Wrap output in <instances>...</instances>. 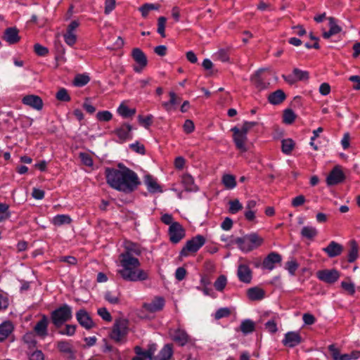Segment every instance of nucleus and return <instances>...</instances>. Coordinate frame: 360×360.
Masks as SVG:
<instances>
[{
  "mask_svg": "<svg viewBox=\"0 0 360 360\" xmlns=\"http://www.w3.org/2000/svg\"><path fill=\"white\" fill-rule=\"evenodd\" d=\"M283 117V122L285 124H290L294 122V120L296 117V115L292 110L287 109L284 111Z\"/></svg>",
  "mask_w": 360,
  "mask_h": 360,
  "instance_id": "obj_46",
  "label": "nucleus"
},
{
  "mask_svg": "<svg viewBox=\"0 0 360 360\" xmlns=\"http://www.w3.org/2000/svg\"><path fill=\"white\" fill-rule=\"evenodd\" d=\"M237 275L241 282L250 283L252 280V271L248 266L240 264L238 267Z\"/></svg>",
  "mask_w": 360,
  "mask_h": 360,
  "instance_id": "obj_22",
  "label": "nucleus"
},
{
  "mask_svg": "<svg viewBox=\"0 0 360 360\" xmlns=\"http://www.w3.org/2000/svg\"><path fill=\"white\" fill-rule=\"evenodd\" d=\"M72 221L70 217L68 214H58L55 216L51 223L56 226H61L65 224H69Z\"/></svg>",
  "mask_w": 360,
  "mask_h": 360,
  "instance_id": "obj_32",
  "label": "nucleus"
},
{
  "mask_svg": "<svg viewBox=\"0 0 360 360\" xmlns=\"http://www.w3.org/2000/svg\"><path fill=\"white\" fill-rule=\"evenodd\" d=\"M65 41L69 46H72L76 41V37L73 32H67L66 34H64Z\"/></svg>",
  "mask_w": 360,
  "mask_h": 360,
  "instance_id": "obj_60",
  "label": "nucleus"
},
{
  "mask_svg": "<svg viewBox=\"0 0 360 360\" xmlns=\"http://www.w3.org/2000/svg\"><path fill=\"white\" fill-rule=\"evenodd\" d=\"M298 266H299L298 263L294 259L290 260V261L287 262L285 264V269L288 271V272L291 275L295 274Z\"/></svg>",
  "mask_w": 360,
  "mask_h": 360,
  "instance_id": "obj_54",
  "label": "nucleus"
},
{
  "mask_svg": "<svg viewBox=\"0 0 360 360\" xmlns=\"http://www.w3.org/2000/svg\"><path fill=\"white\" fill-rule=\"evenodd\" d=\"M226 277L224 275L219 276L214 283L215 289L218 291H222L226 285Z\"/></svg>",
  "mask_w": 360,
  "mask_h": 360,
  "instance_id": "obj_42",
  "label": "nucleus"
},
{
  "mask_svg": "<svg viewBox=\"0 0 360 360\" xmlns=\"http://www.w3.org/2000/svg\"><path fill=\"white\" fill-rule=\"evenodd\" d=\"M56 97L58 101H60L67 102L70 101V96L68 94V91L64 88L58 90V91L56 93Z\"/></svg>",
  "mask_w": 360,
  "mask_h": 360,
  "instance_id": "obj_49",
  "label": "nucleus"
},
{
  "mask_svg": "<svg viewBox=\"0 0 360 360\" xmlns=\"http://www.w3.org/2000/svg\"><path fill=\"white\" fill-rule=\"evenodd\" d=\"M3 39L9 44L18 43L20 39L18 30L15 27L6 28L4 31Z\"/></svg>",
  "mask_w": 360,
  "mask_h": 360,
  "instance_id": "obj_17",
  "label": "nucleus"
},
{
  "mask_svg": "<svg viewBox=\"0 0 360 360\" xmlns=\"http://www.w3.org/2000/svg\"><path fill=\"white\" fill-rule=\"evenodd\" d=\"M262 70H259L251 77V82L259 91L267 89L269 86V82H266L265 78L262 76Z\"/></svg>",
  "mask_w": 360,
  "mask_h": 360,
  "instance_id": "obj_16",
  "label": "nucleus"
},
{
  "mask_svg": "<svg viewBox=\"0 0 360 360\" xmlns=\"http://www.w3.org/2000/svg\"><path fill=\"white\" fill-rule=\"evenodd\" d=\"M30 360H44V355L41 350H35L30 354Z\"/></svg>",
  "mask_w": 360,
  "mask_h": 360,
  "instance_id": "obj_63",
  "label": "nucleus"
},
{
  "mask_svg": "<svg viewBox=\"0 0 360 360\" xmlns=\"http://www.w3.org/2000/svg\"><path fill=\"white\" fill-rule=\"evenodd\" d=\"M96 117L98 121L101 122H108L112 117V115L108 110L99 111L96 113Z\"/></svg>",
  "mask_w": 360,
  "mask_h": 360,
  "instance_id": "obj_45",
  "label": "nucleus"
},
{
  "mask_svg": "<svg viewBox=\"0 0 360 360\" xmlns=\"http://www.w3.org/2000/svg\"><path fill=\"white\" fill-rule=\"evenodd\" d=\"M230 314H231L230 309L229 308H227V307H223V308L219 309L216 311V313L214 314V318H215L216 320H219V319H221L222 318L227 317Z\"/></svg>",
  "mask_w": 360,
  "mask_h": 360,
  "instance_id": "obj_51",
  "label": "nucleus"
},
{
  "mask_svg": "<svg viewBox=\"0 0 360 360\" xmlns=\"http://www.w3.org/2000/svg\"><path fill=\"white\" fill-rule=\"evenodd\" d=\"M166 22H167V18L164 16H160L158 19L157 32H158V33H159L161 35L162 37H166L165 32Z\"/></svg>",
  "mask_w": 360,
  "mask_h": 360,
  "instance_id": "obj_43",
  "label": "nucleus"
},
{
  "mask_svg": "<svg viewBox=\"0 0 360 360\" xmlns=\"http://www.w3.org/2000/svg\"><path fill=\"white\" fill-rule=\"evenodd\" d=\"M115 8V0H105V13L106 15L110 14Z\"/></svg>",
  "mask_w": 360,
  "mask_h": 360,
  "instance_id": "obj_61",
  "label": "nucleus"
},
{
  "mask_svg": "<svg viewBox=\"0 0 360 360\" xmlns=\"http://www.w3.org/2000/svg\"><path fill=\"white\" fill-rule=\"evenodd\" d=\"M350 249L348 254V262H354L358 257V245L355 240H352L349 243Z\"/></svg>",
  "mask_w": 360,
  "mask_h": 360,
  "instance_id": "obj_35",
  "label": "nucleus"
},
{
  "mask_svg": "<svg viewBox=\"0 0 360 360\" xmlns=\"http://www.w3.org/2000/svg\"><path fill=\"white\" fill-rule=\"evenodd\" d=\"M247 294H248V298L252 301L261 300L265 296L264 290L258 287H254V288H249L248 290Z\"/></svg>",
  "mask_w": 360,
  "mask_h": 360,
  "instance_id": "obj_27",
  "label": "nucleus"
},
{
  "mask_svg": "<svg viewBox=\"0 0 360 360\" xmlns=\"http://www.w3.org/2000/svg\"><path fill=\"white\" fill-rule=\"evenodd\" d=\"M72 317V307L67 304L61 305L51 314V321L56 328L62 326L64 323L70 321Z\"/></svg>",
  "mask_w": 360,
  "mask_h": 360,
  "instance_id": "obj_4",
  "label": "nucleus"
},
{
  "mask_svg": "<svg viewBox=\"0 0 360 360\" xmlns=\"http://www.w3.org/2000/svg\"><path fill=\"white\" fill-rule=\"evenodd\" d=\"M215 57L221 62H228L229 60V50L221 49L215 53Z\"/></svg>",
  "mask_w": 360,
  "mask_h": 360,
  "instance_id": "obj_48",
  "label": "nucleus"
},
{
  "mask_svg": "<svg viewBox=\"0 0 360 360\" xmlns=\"http://www.w3.org/2000/svg\"><path fill=\"white\" fill-rule=\"evenodd\" d=\"M130 149L140 155H145L146 150L144 146L139 141L129 145Z\"/></svg>",
  "mask_w": 360,
  "mask_h": 360,
  "instance_id": "obj_50",
  "label": "nucleus"
},
{
  "mask_svg": "<svg viewBox=\"0 0 360 360\" xmlns=\"http://www.w3.org/2000/svg\"><path fill=\"white\" fill-rule=\"evenodd\" d=\"M188 338L186 331L181 329L176 330L172 335L173 340L181 346L185 345L188 342Z\"/></svg>",
  "mask_w": 360,
  "mask_h": 360,
  "instance_id": "obj_28",
  "label": "nucleus"
},
{
  "mask_svg": "<svg viewBox=\"0 0 360 360\" xmlns=\"http://www.w3.org/2000/svg\"><path fill=\"white\" fill-rule=\"evenodd\" d=\"M14 330L13 324L10 321H5L0 324V342L6 340Z\"/></svg>",
  "mask_w": 360,
  "mask_h": 360,
  "instance_id": "obj_23",
  "label": "nucleus"
},
{
  "mask_svg": "<svg viewBox=\"0 0 360 360\" xmlns=\"http://www.w3.org/2000/svg\"><path fill=\"white\" fill-rule=\"evenodd\" d=\"M323 251L330 257H335L341 255L343 251V246L335 241H331L328 245L323 248Z\"/></svg>",
  "mask_w": 360,
  "mask_h": 360,
  "instance_id": "obj_19",
  "label": "nucleus"
},
{
  "mask_svg": "<svg viewBox=\"0 0 360 360\" xmlns=\"http://www.w3.org/2000/svg\"><path fill=\"white\" fill-rule=\"evenodd\" d=\"M229 212L231 214H236L243 209V205L238 199L229 201Z\"/></svg>",
  "mask_w": 360,
  "mask_h": 360,
  "instance_id": "obj_44",
  "label": "nucleus"
},
{
  "mask_svg": "<svg viewBox=\"0 0 360 360\" xmlns=\"http://www.w3.org/2000/svg\"><path fill=\"white\" fill-rule=\"evenodd\" d=\"M168 233L170 241L175 244L178 243L185 236V229L176 221L169 226Z\"/></svg>",
  "mask_w": 360,
  "mask_h": 360,
  "instance_id": "obj_9",
  "label": "nucleus"
},
{
  "mask_svg": "<svg viewBox=\"0 0 360 360\" xmlns=\"http://www.w3.org/2000/svg\"><path fill=\"white\" fill-rule=\"evenodd\" d=\"M22 102L23 104L30 106L34 109L39 110L43 107L41 98L35 95H27L23 97Z\"/></svg>",
  "mask_w": 360,
  "mask_h": 360,
  "instance_id": "obj_20",
  "label": "nucleus"
},
{
  "mask_svg": "<svg viewBox=\"0 0 360 360\" xmlns=\"http://www.w3.org/2000/svg\"><path fill=\"white\" fill-rule=\"evenodd\" d=\"M240 329L244 334L250 333L255 330V323L250 319L244 320L240 324Z\"/></svg>",
  "mask_w": 360,
  "mask_h": 360,
  "instance_id": "obj_38",
  "label": "nucleus"
},
{
  "mask_svg": "<svg viewBox=\"0 0 360 360\" xmlns=\"http://www.w3.org/2000/svg\"><path fill=\"white\" fill-rule=\"evenodd\" d=\"M182 183L186 191H196L198 190L196 185L194 184L193 176L188 174L182 176Z\"/></svg>",
  "mask_w": 360,
  "mask_h": 360,
  "instance_id": "obj_31",
  "label": "nucleus"
},
{
  "mask_svg": "<svg viewBox=\"0 0 360 360\" xmlns=\"http://www.w3.org/2000/svg\"><path fill=\"white\" fill-rule=\"evenodd\" d=\"M329 20V30L335 35L341 32V27L336 24L335 20L334 18L330 17L328 18Z\"/></svg>",
  "mask_w": 360,
  "mask_h": 360,
  "instance_id": "obj_52",
  "label": "nucleus"
},
{
  "mask_svg": "<svg viewBox=\"0 0 360 360\" xmlns=\"http://www.w3.org/2000/svg\"><path fill=\"white\" fill-rule=\"evenodd\" d=\"M231 131L233 132V141L236 147L241 153H245L248 150V136L246 134L239 131L238 127L231 128Z\"/></svg>",
  "mask_w": 360,
  "mask_h": 360,
  "instance_id": "obj_7",
  "label": "nucleus"
},
{
  "mask_svg": "<svg viewBox=\"0 0 360 360\" xmlns=\"http://www.w3.org/2000/svg\"><path fill=\"white\" fill-rule=\"evenodd\" d=\"M34 49L35 53L40 56H44L49 53L48 49L39 44H36L34 46Z\"/></svg>",
  "mask_w": 360,
  "mask_h": 360,
  "instance_id": "obj_59",
  "label": "nucleus"
},
{
  "mask_svg": "<svg viewBox=\"0 0 360 360\" xmlns=\"http://www.w3.org/2000/svg\"><path fill=\"white\" fill-rule=\"evenodd\" d=\"M294 146H295V143L292 139H283L282 141V146H281L283 153L286 155H289L292 152V150L294 148Z\"/></svg>",
  "mask_w": 360,
  "mask_h": 360,
  "instance_id": "obj_39",
  "label": "nucleus"
},
{
  "mask_svg": "<svg viewBox=\"0 0 360 360\" xmlns=\"http://www.w3.org/2000/svg\"><path fill=\"white\" fill-rule=\"evenodd\" d=\"M128 332V323L124 319H117L115 321L112 331L110 333V338L116 342H122Z\"/></svg>",
  "mask_w": 360,
  "mask_h": 360,
  "instance_id": "obj_5",
  "label": "nucleus"
},
{
  "mask_svg": "<svg viewBox=\"0 0 360 360\" xmlns=\"http://www.w3.org/2000/svg\"><path fill=\"white\" fill-rule=\"evenodd\" d=\"M78 323L84 328L90 329V316L84 309L79 310L76 314Z\"/></svg>",
  "mask_w": 360,
  "mask_h": 360,
  "instance_id": "obj_25",
  "label": "nucleus"
},
{
  "mask_svg": "<svg viewBox=\"0 0 360 360\" xmlns=\"http://www.w3.org/2000/svg\"><path fill=\"white\" fill-rule=\"evenodd\" d=\"M124 251L120 255V262L122 267L118 271L121 277L129 281H146L148 278V273L140 269L139 260L134 257L141 254V250L139 245L126 241L124 245Z\"/></svg>",
  "mask_w": 360,
  "mask_h": 360,
  "instance_id": "obj_1",
  "label": "nucleus"
},
{
  "mask_svg": "<svg viewBox=\"0 0 360 360\" xmlns=\"http://www.w3.org/2000/svg\"><path fill=\"white\" fill-rule=\"evenodd\" d=\"M160 5L158 4L146 3L139 8V11L143 18H146L150 11L159 10Z\"/></svg>",
  "mask_w": 360,
  "mask_h": 360,
  "instance_id": "obj_34",
  "label": "nucleus"
},
{
  "mask_svg": "<svg viewBox=\"0 0 360 360\" xmlns=\"http://www.w3.org/2000/svg\"><path fill=\"white\" fill-rule=\"evenodd\" d=\"M285 98L286 96L284 91L281 89H278L269 95L268 101L273 105H278L281 103Z\"/></svg>",
  "mask_w": 360,
  "mask_h": 360,
  "instance_id": "obj_26",
  "label": "nucleus"
},
{
  "mask_svg": "<svg viewBox=\"0 0 360 360\" xmlns=\"http://www.w3.org/2000/svg\"><path fill=\"white\" fill-rule=\"evenodd\" d=\"M57 347L60 352L66 354L70 358H73V347L70 342L60 341L57 343Z\"/></svg>",
  "mask_w": 360,
  "mask_h": 360,
  "instance_id": "obj_29",
  "label": "nucleus"
},
{
  "mask_svg": "<svg viewBox=\"0 0 360 360\" xmlns=\"http://www.w3.org/2000/svg\"><path fill=\"white\" fill-rule=\"evenodd\" d=\"M205 241L204 236L197 235L186 242L180 252V255L181 257H187L190 252H196L205 243Z\"/></svg>",
  "mask_w": 360,
  "mask_h": 360,
  "instance_id": "obj_6",
  "label": "nucleus"
},
{
  "mask_svg": "<svg viewBox=\"0 0 360 360\" xmlns=\"http://www.w3.org/2000/svg\"><path fill=\"white\" fill-rule=\"evenodd\" d=\"M231 242L237 244L242 251L248 252L260 246L263 243V238L252 233L241 238H236Z\"/></svg>",
  "mask_w": 360,
  "mask_h": 360,
  "instance_id": "obj_3",
  "label": "nucleus"
},
{
  "mask_svg": "<svg viewBox=\"0 0 360 360\" xmlns=\"http://www.w3.org/2000/svg\"><path fill=\"white\" fill-rule=\"evenodd\" d=\"M157 350V345L155 343H152L148 345V349L146 350H143V353L146 354V357H148L150 360H153L154 354Z\"/></svg>",
  "mask_w": 360,
  "mask_h": 360,
  "instance_id": "obj_53",
  "label": "nucleus"
},
{
  "mask_svg": "<svg viewBox=\"0 0 360 360\" xmlns=\"http://www.w3.org/2000/svg\"><path fill=\"white\" fill-rule=\"evenodd\" d=\"M341 287L351 295L355 293L354 284L352 282L342 281Z\"/></svg>",
  "mask_w": 360,
  "mask_h": 360,
  "instance_id": "obj_57",
  "label": "nucleus"
},
{
  "mask_svg": "<svg viewBox=\"0 0 360 360\" xmlns=\"http://www.w3.org/2000/svg\"><path fill=\"white\" fill-rule=\"evenodd\" d=\"M282 342L285 346L294 347L302 342V338L298 332L290 331L285 333Z\"/></svg>",
  "mask_w": 360,
  "mask_h": 360,
  "instance_id": "obj_14",
  "label": "nucleus"
},
{
  "mask_svg": "<svg viewBox=\"0 0 360 360\" xmlns=\"http://www.w3.org/2000/svg\"><path fill=\"white\" fill-rule=\"evenodd\" d=\"M173 349L171 344L165 345L158 355L155 356L153 360H172Z\"/></svg>",
  "mask_w": 360,
  "mask_h": 360,
  "instance_id": "obj_24",
  "label": "nucleus"
},
{
  "mask_svg": "<svg viewBox=\"0 0 360 360\" xmlns=\"http://www.w3.org/2000/svg\"><path fill=\"white\" fill-rule=\"evenodd\" d=\"M76 325L67 324L65 328L59 331V333L63 335L72 336L76 331Z\"/></svg>",
  "mask_w": 360,
  "mask_h": 360,
  "instance_id": "obj_47",
  "label": "nucleus"
},
{
  "mask_svg": "<svg viewBox=\"0 0 360 360\" xmlns=\"http://www.w3.org/2000/svg\"><path fill=\"white\" fill-rule=\"evenodd\" d=\"M89 81V77L86 75H77L75 77L73 84L76 86H83L86 85Z\"/></svg>",
  "mask_w": 360,
  "mask_h": 360,
  "instance_id": "obj_41",
  "label": "nucleus"
},
{
  "mask_svg": "<svg viewBox=\"0 0 360 360\" xmlns=\"http://www.w3.org/2000/svg\"><path fill=\"white\" fill-rule=\"evenodd\" d=\"M256 125H257L256 122H245L242 127L239 128V131L247 135L248 131Z\"/></svg>",
  "mask_w": 360,
  "mask_h": 360,
  "instance_id": "obj_56",
  "label": "nucleus"
},
{
  "mask_svg": "<svg viewBox=\"0 0 360 360\" xmlns=\"http://www.w3.org/2000/svg\"><path fill=\"white\" fill-rule=\"evenodd\" d=\"M153 117L151 115H148L146 117H142L141 115H139L138 117L139 122L140 123V124H141L144 127L148 128L152 124Z\"/></svg>",
  "mask_w": 360,
  "mask_h": 360,
  "instance_id": "obj_58",
  "label": "nucleus"
},
{
  "mask_svg": "<svg viewBox=\"0 0 360 360\" xmlns=\"http://www.w3.org/2000/svg\"><path fill=\"white\" fill-rule=\"evenodd\" d=\"M345 179V175L339 167H335L328 174L326 182L328 185H336Z\"/></svg>",
  "mask_w": 360,
  "mask_h": 360,
  "instance_id": "obj_15",
  "label": "nucleus"
},
{
  "mask_svg": "<svg viewBox=\"0 0 360 360\" xmlns=\"http://www.w3.org/2000/svg\"><path fill=\"white\" fill-rule=\"evenodd\" d=\"M132 127L129 124H123L117 128L114 132L119 139L120 143H123L127 140L132 139L131 134Z\"/></svg>",
  "mask_w": 360,
  "mask_h": 360,
  "instance_id": "obj_13",
  "label": "nucleus"
},
{
  "mask_svg": "<svg viewBox=\"0 0 360 360\" xmlns=\"http://www.w3.org/2000/svg\"><path fill=\"white\" fill-rule=\"evenodd\" d=\"M105 177L111 188L125 193L133 192L141 184L136 173L122 163L117 168H107Z\"/></svg>",
  "mask_w": 360,
  "mask_h": 360,
  "instance_id": "obj_2",
  "label": "nucleus"
},
{
  "mask_svg": "<svg viewBox=\"0 0 360 360\" xmlns=\"http://www.w3.org/2000/svg\"><path fill=\"white\" fill-rule=\"evenodd\" d=\"M98 314L100 316L102 317L103 320L107 321H111L112 316L105 308L102 307L98 309Z\"/></svg>",
  "mask_w": 360,
  "mask_h": 360,
  "instance_id": "obj_62",
  "label": "nucleus"
},
{
  "mask_svg": "<svg viewBox=\"0 0 360 360\" xmlns=\"http://www.w3.org/2000/svg\"><path fill=\"white\" fill-rule=\"evenodd\" d=\"M221 181L227 189H233L236 186V178L231 174H224L222 176Z\"/></svg>",
  "mask_w": 360,
  "mask_h": 360,
  "instance_id": "obj_36",
  "label": "nucleus"
},
{
  "mask_svg": "<svg viewBox=\"0 0 360 360\" xmlns=\"http://www.w3.org/2000/svg\"><path fill=\"white\" fill-rule=\"evenodd\" d=\"M147 189L150 193L162 192L160 186L156 181L150 175H147L144 180Z\"/></svg>",
  "mask_w": 360,
  "mask_h": 360,
  "instance_id": "obj_30",
  "label": "nucleus"
},
{
  "mask_svg": "<svg viewBox=\"0 0 360 360\" xmlns=\"http://www.w3.org/2000/svg\"><path fill=\"white\" fill-rule=\"evenodd\" d=\"M49 319L46 316L42 315L41 319L34 328V332L40 337L44 338L48 335Z\"/></svg>",
  "mask_w": 360,
  "mask_h": 360,
  "instance_id": "obj_21",
  "label": "nucleus"
},
{
  "mask_svg": "<svg viewBox=\"0 0 360 360\" xmlns=\"http://www.w3.org/2000/svg\"><path fill=\"white\" fill-rule=\"evenodd\" d=\"M340 276V272L335 269H323L316 272V276L320 281L329 284L335 283Z\"/></svg>",
  "mask_w": 360,
  "mask_h": 360,
  "instance_id": "obj_8",
  "label": "nucleus"
},
{
  "mask_svg": "<svg viewBox=\"0 0 360 360\" xmlns=\"http://www.w3.org/2000/svg\"><path fill=\"white\" fill-rule=\"evenodd\" d=\"M317 234L318 231L313 226H304L301 231L302 236L308 239L314 238Z\"/></svg>",
  "mask_w": 360,
  "mask_h": 360,
  "instance_id": "obj_37",
  "label": "nucleus"
},
{
  "mask_svg": "<svg viewBox=\"0 0 360 360\" xmlns=\"http://www.w3.org/2000/svg\"><path fill=\"white\" fill-rule=\"evenodd\" d=\"M165 306V300L162 297H155L150 303H144L143 308L151 313L161 311Z\"/></svg>",
  "mask_w": 360,
  "mask_h": 360,
  "instance_id": "obj_18",
  "label": "nucleus"
},
{
  "mask_svg": "<svg viewBox=\"0 0 360 360\" xmlns=\"http://www.w3.org/2000/svg\"><path fill=\"white\" fill-rule=\"evenodd\" d=\"M328 349L331 352L333 360H351L357 359L360 357V351H352L349 354H340V351L334 345L328 346Z\"/></svg>",
  "mask_w": 360,
  "mask_h": 360,
  "instance_id": "obj_10",
  "label": "nucleus"
},
{
  "mask_svg": "<svg viewBox=\"0 0 360 360\" xmlns=\"http://www.w3.org/2000/svg\"><path fill=\"white\" fill-rule=\"evenodd\" d=\"M292 74L296 81H304L309 79V72L298 68H295L292 71Z\"/></svg>",
  "mask_w": 360,
  "mask_h": 360,
  "instance_id": "obj_40",
  "label": "nucleus"
},
{
  "mask_svg": "<svg viewBox=\"0 0 360 360\" xmlns=\"http://www.w3.org/2000/svg\"><path fill=\"white\" fill-rule=\"evenodd\" d=\"M117 112L124 118H129L133 117L136 113L135 108H129L124 104H121L117 108Z\"/></svg>",
  "mask_w": 360,
  "mask_h": 360,
  "instance_id": "obj_33",
  "label": "nucleus"
},
{
  "mask_svg": "<svg viewBox=\"0 0 360 360\" xmlns=\"http://www.w3.org/2000/svg\"><path fill=\"white\" fill-rule=\"evenodd\" d=\"M134 352L136 354L132 360H150L148 357H146V354L143 353V349L139 346H136L134 347Z\"/></svg>",
  "mask_w": 360,
  "mask_h": 360,
  "instance_id": "obj_55",
  "label": "nucleus"
},
{
  "mask_svg": "<svg viewBox=\"0 0 360 360\" xmlns=\"http://www.w3.org/2000/svg\"><path fill=\"white\" fill-rule=\"evenodd\" d=\"M282 257L280 254L276 252L269 253L263 260L262 266L264 269L272 271L277 264H281Z\"/></svg>",
  "mask_w": 360,
  "mask_h": 360,
  "instance_id": "obj_12",
  "label": "nucleus"
},
{
  "mask_svg": "<svg viewBox=\"0 0 360 360\" xmlns=\"http://www.w3.org/2000/svg\"><path fill=\"white\" fill-rule=\"evenodd\" d=\"M305 197L300 195L292 200V205L295 207L302 205L305 202Z\"/></svg>",
  "mask_w": 360,
  "mask_h": 360,
  "instance_id": "obj_64",
  "label": "nucleus"
},
{
  "mask_svg": "<svg viewBox=\"0 0 360 360\" xmlns=\"http://www.w3.org/2000/svg\"><path fill=\"white\" fill-rule=\"evenodd\" d=\"M131 56L139 65L138 66L134 67V70L136 72H141L148 63L146 54L140 49L135 48L132 50Z\"/></svg>",
  "mask_w": 360,
  "mask_h": 360,
  "instance_id": "obj_11",
  "label": "nucleus"
}]
</instances>
